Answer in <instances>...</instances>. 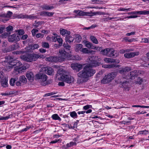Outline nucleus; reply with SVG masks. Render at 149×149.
<instances>
[{"mask_svg":"<svg viewBox=\"0 0 149 149\" xmlns=\"http://www.w3.org/2000/svg\"><path fill=\"white\" fill-rule=\"evenodd\" d=\"M94 56L89 57V59L91 62L89 64L86 65L82 70L80 71L77 74V76L83 79H87L93 76L95 73V70L92 69L93 67H96L99 65V63L95 60Z\"/></svg>","mask_w":149,"mask_h":149,"instance_id":"1","label":"nucleus"},{"mask_svg":"<svg viewBox=\"0 0 149 149\" xmlns=\"http://www.w3.org/2000/svg\"><path fill=\"white\" fill-rule=\"evenodd\" d=\"M20 58L22 60L28 62H32L36 61L38 58H41L42 56L38 54L27 53L21 55Z\"/></svg>","mask_w":149,"mask_h":149,"instance_id":"2","label":"nucleus"},{"mask_svg":"<svg viewBox=\"0 0 149 149\" xmlns=\"http://www.w3.org/2000/svg\"><path fill=\"white\" fill-rule=\"evenodd\" d=\"M56 76V78L58 79L63 80L68 84L72 83L74 82V78L70 76L64 74L62 69H59L57 71Z\"/></svg>","mask_w":149,"mask_h":149,"instance_id":"3","label":"nucleus"},{"mask_svg":"<svg viewBox=\"0 0 149 149\" xmlns=\"http://www.w3.org/2000/svg\"><path fill=\"white\" fill-rule=\"evenodd\" d=\"M12 59V58L9 56H6L5 60L2 62V65L4 66L8 65L11 68H13V67H18L21 65L22 63L20 61L17 60L10 61Z\"/></svg>","mask_w":149,"mask_h":149,"instance_id":"4","label":"nucleus"},{"mask_svg":"<svg viewBox=\"0 0 149 149\" xmlns=\"http://www.w3.org/2000/svg\"><path fill=\"white\" fill-rule=\"evenodd\" d=\"M59 57L60 61H65L66 59L70 60L71 58V55L63 49H60L59 51Z\"/></svg>","mask_w":149,"mask_h":149,"instance_id":"5","label":"nucleus"},{"mask_svg":"<svg viewBox=\"0 0 149 149\" xmlns=\"http://www.w3.org/2000/svg\"><path fill=\"white\" fill-rule=\"evenodd\" d=\"M116 73L112 72L105 75V76L101 80V83L102 84L108 83L111 82L115 77Z\"/></svg>","mask_w":149,"mask_h":149,"instance_id":"6","label":"nucleus"},{"mask_svg":"<svg viewBox=\"0 0 149 149\" xmlns=\"http://www.w3.org/2000/svg\"><path fill=\"white\" fill-rule=\"evenodd\" d=\"M41 71L49 75H52L54 74V71L53 69L51 67H45L41 68Z\"/></svg>","mask_w":149,"mask_h":149,"instance_id":"7","label":"nucleus"},{"mask_svg":"<svg viewBox=\"0 0 149 149\" xmlns=\"http://www.w3.org/2000/svg\"><path fill=\"white\" fill-rule=\"evenodd\" d=\"M35 77L37 79H40V81L43 82L46 81L47 79V76L45 74H37Z\"/></svg>","mask_w":149,"mask_h":149,"instance_id":"8","label":"nucleus"},{"mask_svg":"<svg viewBox=\"0 0 149 149\" xmlns=\"http://www.w3.org/2000/svg\"><path fill=\"white\" fill-rule=\"evenodd\" d=\"M8 39V41L10 42L18 41L19 40L18 35L16 34L9 36Z\"/></svg>","mask_w":149,"mask_h":149,"instance_id":"9","label":"nucleus"},{"mask_svg":"<svg viewBox=\"0 0 149 149\" xmlns=\"http://www.w3.org/2000/svg\"><path fill=\"white\" fill-rule=\"evenodd\" d=\"M71 68L77 71H79L82 68V65L77 63H72L71 65Z\"/></svg>","mask_w":149,"mask_h":149,"instance_id":"10","label":"nucleus"},{"mask_svg":"<svg viewBox=\"0 0 149 149\" xmlns=\"http://www.w3.org/2000/svg\"><path fill=\"white\" fill-rule=\"evenodd\" d=\"M13 28L11 26L9 25L7 26L6 28V31L7 32H5L2 34V36L3 38L5 37L8 36L10 34V31L13 30Z\"/></svg>","mask_w":149,"mask_h":149,"instance_id":"11","label":"nucleus"},{"mask_svg":"<svg viewBox=\"0 0 149 149\" xmlns=\"http://www.w3.org/2000/svg\"><path fill=\"white\" fill-rule=\"evenodd\" d=\"M139 54V52H138L126 53L124 54V56L127 58H129L138 55Z\"/></svg>","mask_w":149,"mask_h":149,"instance_id":"12","label":"nucleus"},{"mask_svg":"<svg viewBox=\"0 0 149 149\" xmlns=\"http://www.w3.org/2000/svg\"><path fill=\"white\" fill-rule=\"evenodd\" d=\"M108 54V56L111 57L115 58L118 56V54L114 53L115 52V50L113 48H109Z\"/></svg>","mask_w":149,"mask_h":149,"instance_id":"13","label":"nucleus"},{"mask_svg":"<svg viewBox=\"0 0 149 149\" xmlns=\"http://www.w3.org/2000/svg\"><path fill=\"white\" fill-rule=\"evenodd\" d=\"M47 58V60L50 62H61L60 61L59 57H57L56 56H50Z\"/></svg>","mask_w":149,"mask_h":149,"instance_id":"14","label":"nucleus"},{"mask_svg":"<svg viewBox=\"0 0 149 149\" xmlns=\"http://www.w3.org/2000/svg\"><path fill=\"white\" fill-rule=\"evenodd\" d=\"M26 76L28 79L31 82L34 79V75L32 72H27L26 74Z\"/></svg>","mask_w":149,"mask_h":149,"instance_id":"15","label":"nucleus"},{"mask_svg":"<svg viewBox=\"0 0 149 149\" xmlns=\"http://www.w3.org/2000/svg\"><path fill=\"white\" fill-rule=\"evenodd\" d=\"M60 31L61 34L63 36L65 35L67 36L70 34V31L63 29L60 28Z\"/></svg>","mask_w":149,"mask_h":149,"instance_id":"16","label":"nucleus"},{"mask_svg":"<svg viewBox=\"0 0 149 149\" xmlns=\"http://www.w3.org/2000/svg\"><path fill=\"white\" fill-rule=\"evenodd\" d=\"M131 70V69L130 67H126L120 70L119 72L121 74H124L125 73L130 71Z\"/></svg>","mask_w":149,"mask_h":149,"instance_id":"17","label":"nucleus"},{"mask_svg":"<svg viewBox=\"0 0 149 149\" xmlns=\"http://www.w3.org/2000/svg\"><path fill=\"white\" fill-rule=\"evenodd\" d=\"M8 80L5 77L4 79H1L0 81L1 83V85L3 87H6L7 86Z\"/></svg>","mask_w":149,"mask_h":149,"instance_id":"18","label":"nucleus"},{"mask_svg":"<svg viewBox=\"0 0 149 149\" xmlns=\"http://www.w3.org/2000/svg\"><path fill=\"white\" fill-rule=\"evenodd\" d=\"M74 39V38L73 37L69 35L67 36L65 38L66 42L70 43L72 42Z\"/></svg>","mask_w":149,"mask_h":149,"instance_id":"19","label":"nucleus"},{"mask_svg":"<svg viewBox=\"0 0 149 149\" xmlns=\"http://www.w3.org/2000/svg\"><path fill=\"white\" fill-rule=\"evenodd\" d=\"M19 47V45L17 43L13 45L10 46L9 47V49L10 51H13L17 49Z\"/></svg>","mask_w":149,"mask_h":149,"instance_id":"20","label":"nucleus"},{"mask_svg":"<svg viewBox=\"0 0 149 149\" xmlns=\"http://www.w3.org/2000/svg\"><path fill=\"white\" fill-rule=\"evenodd\" d=\"M136 70H134L131 72L130 74H128V76L131 79H133V77L136 76Z\"/></svg>","mask_w":149,"mask_h":149,"instance_id":"21","label":"nucleus"},{"mask_svg":"<svg viewBox=\"0 0 149 149\" xmlns=\"http://www.w3.org/2000/svg\"><path fill=\"white\" fill-rule=\"evenodd\" d=\"M109 48H106L102 50L101 52V53L104 55H106L108 56Z\"/></svg>","mask_w":149,"mask_h":149,"instance_id":"22","label":"nucleus"},{"mask_svg":"<svg viewBox=\"0 0 149 149\" xmlns=\"http://www.w3.org/2000/svg\"><path fill=\"white\" fill-rule=\"evenodd\" d=\"M104 61L107 63H112L115 60L113 59L106 58H104Z\"/></svg>","mask_w":149,"mask_h":149,"instance_id":"23","label":"nucleus"},{"mask_svg":"<svg viewBox=\"0 0 149 149\" xmlns=\"http://www.w3.org/2000/svg\"><path fill=\"white\" fill-rule=\"evenodd\" d=\"M149 10H141L139 11H137V14H139L140 15H148L149 13Z\"/></svg>","mask_w":149,"mask_h":149,"instance_id":"24","label":"nucleus"},{"mask_svg":"<svg viewBox=\"0 0 149 149\" xmlns=\"http://www.w3.org/2000/svg\"><path fill=\"white\" fill-rule=\"evenodd\" d=\"M19 81L25 83L26 82L27 80L24 76L22 75L20 77Z\"/></svg>","mask_w":149,"mask_h":149,"instance_id":"25","label":"nucleus"},{"mask_svg":"<svg viewBox=\"0 0 149 149\" xmlns=\"http://www.w3.org/2000/svg\"><path fill=\"white\" fill-rule=\"evenodd\" d=\"M82 45L81 44H78L76 45L75 51L76 52L81 51L82 47Z\"/></svg>","mask_w":149,"mask_h":149,"instance_id":"26","label":"nucleus"},{"mask_svg":"<svg viewBox=\"0 0 149 149\" xmlns=\"http://www.w3.org/2000/svg\"><path fill=\"white\" fill-rule=\"evenodd\" d=\"M52 118L54 120H58L59 121L61 120V118L56 114H53L52 116Z\"/></svg>","mask_w":149,"mask_h":149,"instance_id":"27","label":"nucleus"},{"mask_svg":"<svg viewBox=\"0 0 149 149\" xmlns=\"http://www.w3.org/2000/svg\"><path fill=\"white\" fill-rule=\"evenodd\" d=\"M104 67L105 68H113L115 67H119L120 66L119 65H115V64H110L106 65Z\"/></svg>","mask_w":149,"mask_h":149,"instance_id":"28","label":"nucleus"},{"mask_svg":"<svg viewBox=\"0 0 149 149\" xmlns=\"http://www.w3.org/2000/svg\"><path fill=\"white\" fill-rule=\"evenodd\" d=\"M90 38L91 39V40L93 43L95 44H98V40H97L96 38L94 36H90Z\"/></svg>","mask_w":149,"mask_h":149,"instance_id":"29","label":"nucleus"},{"mask_svg":"<svg viewBox=\"0 0 149 149\" xmlns=\"http://www.w3.org/2000/svg\"><path fill=\"white\" fill-rule=\"evenodd\" d=\"M42 8L44 9H45L47 10H50L51 9H53L54 8V7L53 6H50L48 5H46L43 6Z\"/></svg>","mask_w":149,"mask_h":149,"instance_id":"30","label":"nucleus"},{"mask_svg":"<svg viewBox=\"0 0 149 149\" xmlns=\"http://www.w3.org/2000/svg\"><path fill=\"white\" fill-rule=\"evenodd\" d=\"M42 47L44 48H49V45L48 42H42Z\"/></svg>","mask_w":149,"mask_h":149,"instance_id":"31","label":"nucleus"},{"mask_svg":"<svg viewBox=\"0 0 149 149\" xmlns=\"http://www.w3.org/2000/svg\"><path fill=\"white\" fill-rule=\"evenodd\" d=\"M71 60H79L81 59V58L78 55H76L74 56V55H71Z\"/></svg>","mask_w":149,"mask_h":149,"instance_id":"32","label":"nucleus"},{"mask_svg":"<svg viewBox=\"0 0 149 149\" xmlns=\"http://www.w3.org/2000/svg\"><path fill=\"white\" fill-rule=\"evenodd\" d=\"M30 47L31 50H33L38 48L39 47V45L38 44L31 45L30 46Z\"/></svg>","mask_w":149,"mask_h":149,"instance_id":"33","label":"nucleus"},{"mask_svg":"<svg viewBox=\"0 0 149 149\" xmlns=\"http://www.w3.org/2000/svg\"><path fill=\"white\" fill-rule=\"evenodd\" d=\"M109 15L108 13H105L104 12H100V11H98V12H95L93 13V15Z\"/></svg>","mask_w":149,"mask_h":149,"instance_id":"34","label":"nucleus"},{"mask_svg":"<svg viewBox=\"0 0 149 149\" xmlns=\"http://www.w3.org/2000/svg\"><path fill=\"white\" fill-rule=\"evenodd\" d=\"M70 116L72 117L73 118H77V114L75 111L71 112H70Z\"/></svg>","mask_w":149,"mask_h":149,"instance_id":"35","label":"nucleus"},{"mask_svg":"<svg viewBox=\"0 0 149 149\" xmlns=\"http://www.w3.org/2000/svg\"><path fill=\"white\" fill-rule=\"evenodd\" d=\"M77 143L76 142H71L69 143H68L66 144L67 148H68L72 146H73L76 145Z\"/></svg>","mask_w":149,"mask_h":149,"instance_id":"36","label":"nucleus"},{"mask_svg":"<svg viewBox=\"0 0 149 149\" xmlns=\"http://www.w3.org/2000/svg\"><path fill=\"white\" fill-rule=\"evenodd\" d=\"M84 53H88L91 52V51H90L88 50V49L86 48H83L81 50V51Z\"/></svg>","mask_w":149,"mask_h":149,"instance_id":"37","label":"nucleus"},{"mask_svg":"<svg viewBox=\"0 0 149 149\" xmlns=\"http://www.w3.org/2000/svg\"><path fill=\"white\" fill-rule=\"evenodd\" d=\"M132 9L131 8H120L118 9V11H124L126 12H128L131 10Z\"/></svg>","mask_w":149,"mask_h":149,"instance_id":"38","label":"nucleus"},{"mask_svg":"<svg viewBox=\"0 0 149 149\" xmlns=\"http://www.w3.org/2000/svg\"><path fill=\"white\" fill-rule=\"evenodd\" d=\"M81 38L79 35H77L75 39V41L77 42H79L81 40Z\"/></svg>","mask_w":149,"mask_h":149,"instance_id":"39","label":"nucleus"},{"mask_svg":"<svg viewBox=\"0 0 149 149\" xmlns=\"http://www.w3.org/2000/svg\"><path fill=\"white\" fill-rule=\"evenodd\" d=\"M37 17L36 16H33L32 15H26V18L29 19H36Z\"/></svg>","mask_w":149,"mask_h":149,"instance_id":"40","label":"nucleus"},{"mask_svg":"<svg viewBox=\"0 0 149 149\" xmlns=\"http://www.w3.org/2000/svg\"><path fill=\"white\" fill-rule=\"evenodd\" d=\"M85 16V12L82 10H79L78 14L77 16Z\"/></svg>","mask_w":149,"mask_h":149,"instance_id":"41","label":"nucleus"},{"mask_svg":"<svg viewBox=\"0 0 149 149\" xmlns=\"http://www.w3.org/2000/svg\"><path fill=\"white\" fill-rule=\"evenodd\" d=\"M148 132L149 131L148 130H146L143 131H139V134L146 135L147 134V132L148 133Z\"/></svg>","mask_w":149,"mask_h":149,"instance_id":"42","label":"nucleus"},{"mask_svg":"<svg viewBox=\"0 0 149 149\" xmlns=\"http://www.w3.org/2000/svg\"><path fill=\"white\" fill-rule=\"evenodd\" d=\"M33 36H34L36 35L37 33L38 32V30L37 29H33L31 31Z\"/></svg>","mask_w":149,"mask_h":149,"instance_id":"43","label":"nucleus"},{"mask_svg":"<svg viewBox=\"0 0 149 149\" xmlns=\"http://www.w3.org/2000/svg\"><path fill=\"white\" fill-rule=\"evenodd\" d=\"M86 46L88 48H91L92 46V44L88 42H86Z\"/></svg>","mask_w":149,"mask_h":149,"instance_id":"44","label":"nucleus"},{"mask_svg":"<svg viewBox=\"0 0 149 149\" xmlns=\"http://www.w3.org/2000/svg\"><path fill=\"white\" fill-rule=\"evenodd\" d=\"M57 40L59 43V46H61L63 44V40L61 38H57Z\"/></svg>","mask_w":149,"mask_h":149,"instance_id":"45","label":"nucleus"},{"mask_svg":"<svg viewBox=\"0 0 149 149\" xmlns=\"http://www.w3.org/2000/svg\"><path fill=\"white\" fill-rule=\"evenodd\" d=\"M17 17L19 19H24L26 18V15H23L22 14H20L18 15L17 16Z\"/></svg>","mask_w":149,"mask_h":149,"instance_id":"46","label":"nucleus"},{"mask_svg":"<svg viewBox=\"0 0 149 149\" xmlns=\"http://www.w3.org/2000/svg\"><path fill=\"white\" fill-rule=\"evenodd\" d=\"M15 81L16 80L14 79L11 78L10 81V85L14 86Z\"/></svg>","mask_w":149,"mask_h":149,"instance_id":"47","label":"nucleus"},{"mask_svg":"<svg viewBox=\"0 0 149 149\" xmlns=\"http://www.w3.org/2000/svg\"><path fill=\"white\" fill-rule=\"evenodd\" d=\"M92 107V106L90 105H87L83 107V109L84 110H87L89 108H91Z\"/></svg>","mask_w":149,"mask_h":149,"instance_id":"48","label":"nucleus"},{"mask_svg":"<svg viewBox=\"0 0 149 149\" xmlns=\"http://www.w3.org/2000/svg\"><path fill=\"white\" fill-rule=\"evenodd\" d=\"M142 41L145 43H149V38H143L142 39Z\"/></svg>","mask_w":149,"mask_h":149,"instance_id":"49","label":"nucleus"},{"mask_svg":"<svg viewBox=\"0 0 149 149\" xmlns=\"http://www.w3.org/2000/svg\"><path fill=\"white\" fill-rule=\"evenodd\" d=\"M128 82L127 81H125V82H123L122 83V86L124 88H126L127 87V86H128Z\"/></svg>","mask_w":149,"mask_h":149,"instance_id":"50","label":"nucleus"},{"mask_svg":"<svg viewBox=\"0 0 149 149\" xmlns=\"http://www.w3.org/2000/svg\"><path fill=\"white\" fill-rule=\"evenodd\" d=\"M24 33V31L23 29H20L18 31V34L19 35H22Z\"/></svg>","mask_w":149,"mask_h":149,"instance_id":"51","label":"nucleus"},{"mask_svg":"<svg viewBox=\"0 0 149 149\" xmlns=\"http://www.w3.org/2000/svg\"><path fill=\"white\" fill-rule=\"evenodd\" d=\"M92 110L91 109H89L88 110L85 111H81V114H83L85 113H91L92 112Z\"/></svg>","mask_w":149,"mask_h":149,"instance_id":"52","label":"nucleus"},{"mask_svg":"<svg viewBox=\"0 0 149 149\" xmlns=\"http://www.w3.org/2000/svg\"><path fill=\"white\" fill-rule=\"evenodd\" d=\"M85 16L89 15H91L90 16H93V12L92 11H90V12H85Z\"/></svg>","mask_w":149,"mask_h":149,"instance_id":"53","label":"nucleus"},{"mask_svg":"<svg viewBox=\"0 0 149 149\" xmlns=\"http://www.w3.org/2000/svg\"><path fill=\"white\" fill-rule=\"evenodd\" d=\"M54 14L53 12H46V16L48 17H51Z\"/></svg>","mask_w":149,"mask_h":149,"instance_id":"54","label":"nucleus"},{"mask_svg":"<svg viewBox=\"0 0 149 149\" xmlns=\"http://www.w3.org/2000/svg\"><path fill=\"white\" fill-rule=\"evenodd\" d=\"M10 118L9 116H6V117H2L0 118V120H7Z\"/></svg>","mask_w":149,"mask_h":149,"instance_id":"55","label":"nucleus"},{"mask_svg":"<svg viewBox=\"0 0 149 149\" xmlns=\"http://www.w3.org/2000/svg\"><path fill=\"white\" fill-rule=\"evenodd\" d=\"M36 38H38L40 37L42 38L44 36V35L40 33H38L36 35Z\"/></svg>","mask_w":149,"mask_h":149,"instance_id":"56","label":"nucleus"},{"mask_svg":"<svg viewBox=\"0 0 149 149\" xmlns=\"http://www.w3.org/2000/svg\"><path fill=\"white\" fill-rule=\"evenodd\" d=\"M12 14L13 13L12 12L10 11H8L7 13L6 16L8 17H10Z\"/></svg>","mask_w":149,"mask_h":149,"instance_id":"57","label":"nucleus"},{"mask_svg":"<svg viewBox=\"0 0 149 149\" xmlns=\"http://www.w3.org/2000/svg\"><path fill=\"white\" fill-rule=\"evenodd\" d=\"M55 94L54 93L52 92L50 93H48L45 94L44 95V97L49 96L52 95H53Z\"/></svg>","mask_w":149,"mask_h":149,"instance_id":"58","label":"nucleus"},{"mask_svg":"<svg viewBox=\"0 0 149 149\" xmlns=\"http://www.w3.org/2000/svg\"><path fill=\"white\" fill-rule=\"evenodd\" d=\"M57 38L55 36H52V41L53 42H56L57 40Z\"/></svg>","mask_w":149,"mask_h":149,"instance_id":"59","label":"nucleus"},{"mask_svg":"<svg viewBox=\"0 0 149 149\" xmlns=\"http://www.w3.org/2000/svg\"><path fill=\"white\" fill-rule=\"evenodd\" d=\"M4 27L2 26H0V34L3 33L5 30Z\"/></svg>","mask_w":149,"mask_h":149,"instance_id":"60","label":"nucleus"},{"mask_svg":"<svg viewBox=\"0 0 149 149\" xmlns=\"http://www.w3.org/2000/svg\"><path fill=\"white\" fill-rule=\"evenodd\" d=\"M146 113V112L145 111L143 112V111H142L141 112H140L139 111H137L135 113L137 115V114H144L145 113Z\"/></svg>","mask_w":149,"mask_h":149,"instance_id":"61","label":"nucleus"},{"mask_svg":"<svg viewBox=\"0 0 149 149\" xmlns=\"http://www.w3.org/2000/svg\"><path fill=\"white\" fill-rule=\"evenodd\" d=\"M30 128V127H26L24 129H22L21 130L22 132L24 131H27Z\"/></svg>","mask_w":149,"mask_h":149,"instance_id":"62","label":"nucleus"},{"mask_svg":"<svg viewBox=\"0 0 149 149\" xmlns=\"http://www.w3.org/2000/svg\"><path fill=\"white\" fill-rule=\"evenodd\" d=\"M135 32H132L131 33H126V35L127 36H130L131 35H134L135 34Z\"/></svg>","mask_w":149,"mask_h":149,"instance_id":"63","label":"nucleus"},{"mask_svg":"<svg viewBox=\"0 0 149 149\" xmlns=\"http://www.w3.org/2000/svg\"><path fill=\"white\" fill-rule=\"evenodd\" d=\"M28 37V36L27 35H23L22 37V39L23 40L26 39Z\"/></svg>","mask_w":149,"mask_h":149,"instance_id":"64","label":"nucleus"}]
</instances>
